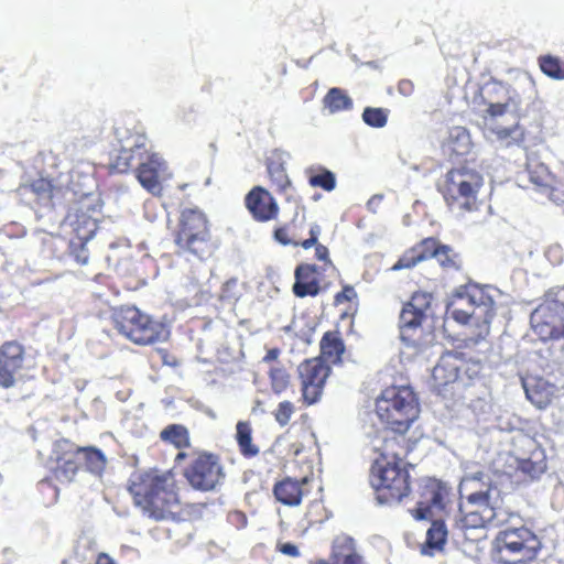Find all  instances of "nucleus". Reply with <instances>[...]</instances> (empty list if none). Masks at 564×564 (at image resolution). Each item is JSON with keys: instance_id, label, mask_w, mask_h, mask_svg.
I'll return each mask as SVG.
<instances>
[{"instance_id": "nucleus-1", "label": "nucleus", "mask_w": 564, "mask_h": 564, "mask_svg": "<svg viewBox=\"0 0 564 564\" xmlns=\"http://www.w3.org/2000/svg\"><path fill=\"white\" fill-rule=\"evenodd\" d=\"M487 109L484 113V126L487 138L501 147H521L524 142L525 130L519 123L529 113V108L535 95L534 82L524 75L519 87H507L494 83L482 88Z\"/></svg>"}, {"instance_id": "nucleus-2", "label": "nucleus", "mask_w": 564, "mask_h": 564, "mask_svg": "<svg viewBox=\"0 0 564 564\" xmlns=\"http://www.w3.org/2000/svg\"><path fill=\"white\" fill-rule=\"evenodd\" d=\"M482 473L465 476L459 485L462 500L455 518L454 534L469 541L484 538L486 527L503 522L499 512V490L482 481Z\"/></svg>"}, {"instance_id": "nucleus-3", "label": "nucleus", "mask_w": 564, "mask_h": 564, "mask_svg": "<svg viewBox=\"0 0 564 564\" xmlns=\"http://www.w3.org/2000/svg\"><path fill=\"white\" fill-rule=\"evenodd\" d=\"M488 288L469 283L457 288L449 297L446 314L455 322L469 325V340L478 344L490 332V323L496 315L495 301Z\"/></svg>"}, {"instance_id": "nucleus-4", "label": "nucleus", "mask_w": 564, "mask_h": 564, "mask_svg": "<svg viewBox=\"0 0 564 564\" xmlns=\"http://www.w3.org/2000/svg\"><path fill=\"white\" fill-rule=\"evenodd\" d=\"M393 445V441H389L386 435L372 441L373 451L380 452L381 457L375 459L369 479L380 505L399 503L410 492L408 470L399 463L388 460L390 455L397 457V453L392 451Z\"/></svg>"}, {"instance_id": "nucleus-5", "label": "nucleus", "mask_w": 564, "mask_h": 564, "mask_svg": "<svg viewBox=\"0 0 564 564\" xmlns=\"http://www.w3.org/2000/svg\"><path fill=\"white\" fill-rule=\"evenodd\" d=\"M129 491L135 505L155 519L164 518L165 512H171L178 505L171 473L150 470L134 474L130 479Z\"/></svg>"}, {"instance_id": "nucleus-6", "label": "nucleus", "mask_w": 564, "mask_h": 564, "mask_svg": "<svg viewBox=\"0 0 564 564\" xmlns=\"http://www.w3.org/2000/svg\"><path fill=\"white\" fill-rule=\"evenodd\" d=\"M376 414L391 431L404 434L420 415L417 395L410 386L388 387L376 400Z\"/></svg>"}, {"instance_id": "nucleus-7", "label": "nucleus", "mask_w": 564, "mask_h": 564, "mask_svg": "<svg viewBox=\"0 0 564 564\" xmlns=\"http://www.w3.org/2000/svg\"><path fill=\"white\" fill-rule=\"evenodd\" d=\"M451 491L446 484L436 479L430 480L424 489L423 500L413 511L415 519L432 522L426 532V543L430 547L441 549L446 541L447 529L443 516L448 512Z\"/></svg>"}, {"instance_id": "nucleus-8", "label": "nucleus", "mask_w": 564, "mask_h": 564, "mask_svg": "<svg viewBox=\"0 0 564 564\" xmlns=\"http://www.w3.org/2000/svg\"><path fill=\"white\" fill-rule=\"evenodd\" d=\"M111 319L118 332L137 345L162 343L170 336V330L165 324L153 319L135 306L112 308Z\"/></svg>"}, {"instance_id": "nucleus-9", "label": "nucleus", "mask_w": 564, "mask_h": 564, "mask_svg": "<svg viewBox=\"0 0 564 564\" xmlns=\"http://www.w3.org/2000/svg\"><path fill=\"white\" fill-rule=\"evenodd\" d=\"M484 185L480 173L469 169L452 170L446 174L443 196L453 212H471L477 209V195Z\"/></svg>"}, {"instance_id": "nucleus-10", "label": "nucleus", "mask_w": 564, "mask_h": 564, "mask_svg": "<svg viewBox=\"0 0 564 564\" xmlns=\"http://www.w3.org/2000/svg\"><path fill=\"white\" fill-rule=\"evenodd\" d=\"M175 243L181 253L203 260L212 254L210 234L205 215L194 208L184 209Z\"/></svg>"}, {"instance_id": "nucleus-11", "label": "nucleus", "mask_w": 564, "mask_h": 564, "mask_svg": "<svg viewBox=\"0 0 564 564\" xmlns=\"http://www.w3.org/2000/svg\"><path fill=\"white\" fill-rule=\"evenodd\" d=\"M530 324L541 340L564 337V288L545 293L531 313Z\"/></svg>"}, {"instance_id": "nucleus-12", "label": "nucleus", "mask_w": 564, "mask_h": 564, "mask_svg": "<svg viewBox=\"0 0 564 564\" xmlns=\"http://www.w3.org/2000/svg\"><path fill=\"white\" fill-rule=\"evenodd\" d=\"M480 369L479 362L465 360L462 352L446 351L433 368L432 377L438 388L454 383L467 387Z\"/></svg>"}, {"instance_id": "nucleus-13", "label": "nucleus", "mask_w": 564, "mask_h": 564, "mask_svg": "<svg viewBox=\"0 0 564 564\" xmlns=\"http://www.w3.org/2000/svg\"><path fill=\"white\" fill-rule=\"evenodd\" d=\"M91 204L90 198L85 195L79 202V207L69 212L66 216V225L72 228L74 237L70 238V248L76 253V259L79 263L86 264L88 256L85 252V246L95 236L98 225L97 219L88 215Z\"/></svg>"}, {"instance_id": "nucleus-14", "label": "nucleus", "mask_w": 564, "mask_h": 564, "mask_svg": "<svg viewBox=\"0 0 564 564\" xmlns=\"http://www.w3.org/2000/svg\"><path fill=\"white\" fill-rule=\"evenodd\" d=\"M172 173L167 163L159 153H140L137 167V178L141 186L152 195L162 194V183L170 180Z\"/></svg>"}, {"instance_id": "nucleus-15", "label": "nucleus", "mask_w": 564, "mask_h": 564, "mask_svg": "<svg viewBox=\"0 0 564 564\" xmlns=\"http://www.w3.org/2000/svg\"><path fill=\"white\" fill-rule=\"evenodd\" d=\"M189 485L202 491H209L224 478L223 468L216 456L199 455L185 470Z\"/></svg>"}, {"instance_id": "nucleus-16", "label": "nucleus", "mask_w": 564, "mask_h": 564, "mask_svg": "<svg viewBox=\"0 0 564 564\" xmlns=\"http://www.w3.org/2000/svg\"><path fill=\"white\" fill-rule=\"evenodd\" d=\"M302 380L303 399L307 404L316 403L323 393L324 384L330 373L329 366L322 358L305 360L299 366Z\"/></svg>"}, {"instance_id": "nucleus-17", "label": "nucleus", "mask_w": 564, "mask_h": 564, "mask_svg": "<svg viewBox=\"0 0 564 564\" xmlns=\"http://www.w3.org/2000/svg\"><path fill=\"white\" fill-rule=\"evenodd\" d=\"M82 448L67 440L55 442L51 458L56 462L55 477L62 482L74 480L80 460Z\"/></svg>"}, {"instance_id": "nucleus-18", "label": "nucleus", "mask_w": 564, "mask_h": 564, "mask_svg": "<svg viewBox=\"0 0 564 564\" xmlns=\"http://www.w3.org/2000/svg\"><path fill=\"white\" fill-rule=\"evenodd\" d=\"M120 150L112 160L111 167L119 173L127 172L132 165L133 160L140 162V153H144L145 137L140 133H130L129 130H117Z\"/></svg>"}, {"instance_id": "nucleus-19", "label": "nucleus", "mask_w": 564, "mask_h": 564, "mask_svg": "<svg viewBox=\"0 0 564 564\" xmlns=\"http://www.w3.org/2000/svg\"><path fill=\"white\" fill-rule=\"evenodd\" d=\"M24 349L18 341H7L0 347V386L11 388L21 375Z\"/></svg>"}, {"instance_id": "nucleus-20", "label": "nucleus", "mask_w": 564, "mask_h": 564, "mask_svg": "<svg viewBox=\"0 0 564 564\" xmlns=\"http://www.w3.org/2000/svg\"><path fill=\"white\" fill-rule=\"evenodd\" d=\"M246 205L258 220H269L278 214L276 202L262 187H256L247 195Z\"/></svg>"}, {"instance_id": "nucleus-21", "label": "nucleus", "mask_w": 564, "mask_h": 564, "mask_svg": "<svg viewBox=\"0 0 564 564\" xmlns=\"http://www.w3.org/2000/svg\"><path fill=\"white\" fill-rule=\"evenodd\" d=\"M522 384L528 400L539 409L550 404L556 392L555 386L542 378L530 377Z\"/></svg>"}, {"instance_id": "nucleus-22", "label": "nucleus", "mask_w": 564, "mask_h": 564, "mask_svg": "<svg viewBox=\"0 0 564 564\" xmlns=\"http://www.w3.org/2000/svg\"><path fill=\"white\" fill-rule=\"evenodd\" d=\"M319 285L316 278V267L313 264H300L295 270V283L293 292L299 297L318 294Z\"/></svg>"}, {"instance_id": "nucleus-23", "label": "nucleus", "mask_w": 564, "mask_h": 564, "mask_svg": "<svg viewBox=\"0 0 564 564\" xmlns=\"http://www.w3.org/2000/svg\"><path fill=\"white\" fill-rule=\"evenodd\" d=\"M333 564H365L356 552L355 542L348 535H338L333 542Z\"/></svg>"}, {"instance_id": "nucleus-24", "label": "nucleus", "mask_w": 564, "mask_h": 564, "mask_svg": "<svg viewBox=\"0 0 564 564\" xmlns=\"http://www.w3.org/2000/svg\"><path fill=\"white\" fill-rule=\"evenodd\" d=\"M424 317L414 311L409 304H405L401 311L399 327L400 338L406 346H415L416 339L413 337L414 333L421 326Z\"/></svg>"}, {"instance_id": "nucleus-25", "label": "nucleus", "mask_w": 564, "mask_h": 564, "mask_svg": "<svg viewBox=\"0 0 564 564\" xmlns=\"http://www.w3.org/2000/svg\"><path fill=\"white\" fill-rule=\"evenodd\" d=\"M530 182L535 186L536 191L544 195L546 191L556 181L551 174L547 166L535 159H528L525 170Z\"/></svg>"}, {"instance_id": "nucleus-26", "label": "nucleus", "mask_w": 564, "mask_h": 564, "mask_svg": "<svg viewBox=\"0 0 564 564\" xmlns=\"http://www.w3.org/2000/svg\"><path fill=\"white\" fill-rule=\"evenodd\" d=\"M19 191L23 196L32 194L39 204L43 206H47L57 195V191L54 189L51 182L44 178L36 180L31 184L22 185Z\"/></svg>"}, {"instance_id": "nucleus-27", "label": "nucleus", "mask_w": 564, "mask_h": 564, "mask_svg": "<svg viewBox=\"0 0 564 564\" xmlns=\"http://www.w3.org/2000/svg\"><path fill=\"white\" fill-rule=\"evenodd\" d=\"M274 495L285 506H297L303 496L302 485L296 480L285 479L275 485Z\"/></svg>"}, {"instance_id": "nucleus-28", "label": "nucleus", "mask_w": 564, "mask_h": 564, "mask_svg": "<svg viewBox=\"0 0 564 564\" xmlns=\"http://www.w3.org/2000/svg\"><path fill=\"white\" fill-rule=\"evenodd\" d=\"M352 99L338 87L330 88L323 99V108L328 115L352 109Z\"/></svg>"}, {"instance_id": "nucleus-29", "label": "nucleus", "mask_w": 564, "mask_h": 564, "mask_svg": "<svg viewBox=\"0 0 564 564\" xmlns=\"http://www.w3.org/2000/svg\"><path fill=\"white\" fill-rule=\"evenodd\" d=\"M427 258L435 259L443 268L455 267V254L453 250L445 245H438L434 239H425L422 241Z\"/></svg>"}, {"instance_id": "nucleus-30", "label": "nucleus", "mask_w": 564, "mask_h": 564, "mask_svg": "<svg viewBox=\"0 0 564 564\" xmlns=\"http://www.w3.org/2000/svg\"><path fill=\"white\" fill-rule=\"evenodd\" d=\"M519 469L531 479L539 478L546 470L543 452L541 449H534L529 458L520 459Z\"/></svg>"}, {"instance_id": "nucleus-31", "label": "nucleus", "mask_w": 564, "mask_h": 564, "mask_svg": "<svg viewBox=\"0 0 564 564\" xmlns=\"http://www.w3.org/2000/svg\"><path fill=\"white\" fill-rule=\"evenodd\" d=\"M252 430L248 422L240 421L236 426V440L240 452L246 457H253L259 454V448L252 443Z\"/></svg>"}, {"instance_id": "nucleus-32", "label": "nucleus", "mask_w": 564, "mask_h": 564, "mask_svg": "<svg viewBox=\"0 0 564 564\" xmlns=\"http://www.w3.org/2000/svg\"><path fill=\"white\" fill-rule=\"evenodd\" d=\"M80 448V458L83 457L85 459L86 469L90 474L100 477L107 465V458L105 454L95 447Z\"/></svg>"}, {"instance_id": "nucleus-33", "label": "nucleus", "mask_w": 564, "mask_h": 564, "mask_svg": "<svg viewBox=\"0 0 564 564\" xmlns=\"http://www.w3.org/2000/svg\"><path fill=\"white\" fill-rule=\"evenodd\" d=\"M448 142L458 155L467 154L471 149L469 132L464 127H453L448 132Z\"/></svg>"}, {"instance_id": "nucleus-34", "label": "nucleus", "mask_w": 564, "mask_h": 564, "mask_svg": "<svg viewBox=\"0 0 564 564\" xmlns=\"http://www.w3.org/2000/svg\"><path fill=\"white\" fill-rule=\"evenodd\" d=\"M321 350L323 357L328 358L335 362L340 359L344 352L343 341L330 333H326L321 341Z\"/></svg>"}, {"instance_id": "nucleus-35", "label": "nucleus", "mask_w": 564, "mask_h": 564, "mask_svg": "<svg viewBox=\"0 0 564 564\" xmlns=\"http://www.w3.org/2000/svg\"><path fill=\"white\" fill-rule=\"evenodd\" d=\"M427 254L422 243L415 248L408 250L391 268L393 271H399L402 269H410L414 267L416 263L426 260Z\"/></svg>"}, {"instance_id": "nucleus-36", "label": "nucleus", "mask_w": 564, "mask_h": 564, "mask_svg": "<svg viewBox=\"0 0 564 564\" xmlns=\"http://www.w3.org/2000/svg\"><path fill=\"white\" fill-rule=\"evenodd\" d=\"M164 441L170 442L177 448L188 445V435L186 429L180 425H171L164 429L161 433Z\"/></svg>"}, {"instance_id": "nucleus-37", "label": "nucleus", "mask_w": 564, "mask_h": 564, "mask_svg": "<svg viewBox=\"0 0 564 564\" xmlns=\"http://www.w3.org/2000/svg\"><path fill=\"white\" fill-rule=\"evenodd\" d=\"M541 70L549 77L557 80L564 79V65L562 62L551 55L540 58Z\"/></svg>"}, {"instance_id": "nucleus-38", "label": "nucleus", "mask_w": 564, "mask_h": 564, "mask_svg": "<svg viewBox=\"0 0 564 564\" xmlns=\"http://www.w3.org/2000/svg\"><path fill=\"white\" fill-rule=\"evenodd\" d=\"M364 122L372 128H383L388 122V110L383 108L366 107L362 112Z\"/></svg>"}, {"instance_id": "nucleus-39", "label": "nucleus", "mask_w": 564, "mask_h": 564, "mask_svg": "<svg viewBox=\"0 0 564 564\" xmlns=\"http://www.w3.org/2000/svg\"><path fill=\"white\" fill-rule=\"evenodd\" d=\"M97 552V543L90 535L83 534L78 538L75 554L80 561H87Z\"/></svg>"}, {"instance_id": "nucleus-40", "label": "nucleus", "mask_w": 564, "mask_h": 564, "mask_svg": "<svg viewBox=\"0 0 564 564\" xmlns=\"http://www.w3.org/2000/svg\"><path fill=\"white\" fill-rule=\"evenodd\" d=\"M271 388L274 393L280 394L286 390L290 384V376L285 369L273 367L270 369Z\"/></svg>"}, {"instance_id": "nucleus-41", "label": "nucleus", "mask_w": 564, "mask_h": 564, "mask_svg": "<svg viewBox=\"0 0 564 564\" xmlns=\"http://www.w3.org/2000/svg\"><path fill=\"white\" fill-rule=\"evenodd\" d=\"M310 184L314 187H321L330 192L336 187V177L333 172L324 170L322 173L311 176Z\"/></svg>"}, {"instance_id": "nucleus-42", "label": "nucleus", "mask_w": 564, "mask_h": 564, "mask_svg": "<svg viewBox=\"0 0 564 564\" xmlns=\"http://www.w3.org/2000/svg\"><path fill=\"white\" fill-rule=\"evenodd\" d=\"M432 295L426 292H416L408 303L414 311L424 317L425 312L430 308Z\"/></svg>"}, {"instance_id": "nucleus-43", "label": "nucleus", "mask_w": 564, "mask_h": 564, "mask_svg": "<svg viewBox=\"0 0 564 564\" xmlns=\"http://www.w3.org/2000/svg\"><path fill=\"white\" fill-rule=\"evenodd\" d=\"M293 412V404L290 401H283L279 403L274 412V417L281 426H285L290 422Z\"/></svg>"}, {"instance_id": "nucleus-44", "label": "nucleus", "mask_w": 564, "mask_h": 564, "mask_svg": "<svg viewBox=\"0 0 564 564\" xmlns=\"http://www.w3.org/2000/svg\"><path fill=\"white\" fill-rule=\"evenodd\" d=\"M545 257L554 264L561 263L563 261V249L561 245H551L545 251Z\"/></svg>"}, {"instance_id": "nucleus-45", "label": "nucleus", "mask_w": 564, "mask_h": 564, "mask_svg": "<svg viewBox=\"0 0 564 564\" xmlns=\"http://www.w3.org/2000/svg\"><path fill=\"white\" fill-rule=\"evenodd\" d=\"M352 297H356V292L352 286H345L344 290L338 293L335 297L336 303H343L346 301H350Z\"/></svg>"}, {"instance_id": "nucleus-46", "label": "nucleus", "mask_w": 564, "mask_h": 564, "mask_svg": "<svg viewBox=\"0 0 564 564\" xmlns=\"http://www.w3.org/2000/svg\"><path fill=\"white\" fill-rule=\"evenodd\" d=\"M279 551L288 556L297 557L300 556L299 547L292 543H283L279 546Z\"/></svg>"}, {"instance_id": "nucleus-47", "label": "nucleus", "mask_w": 564, "mask_h": 564, "mask_svg": "<svg viewBox=\"0 0 564 564\" xmlns=\"http://www.w3.org/2000/svg\"><path fill=\"white\" fill-rule=\"evenodd\" d=\"M315 254L316 258L321 261H327L328 260V249L323 245H316L315 247Z\"/></svg>"}, {"instance_id": "nucleus-48", "label": "nucleus", "mask_w": 564, "mask_h": 564, "mask_svg": "<svg viewBox=\"0 0 564 564\" xmlns=\"http://www.w3.org/2000/svg\"><path fill=\"white\" fill-rule=\"evenodd\" d=\"M279 355H280V350L278 348H271L268 350V352L263 357L262 361L263 362L273 361V360L278 359Z\"/></svg>"}, {"instance_id": "nucleus-49", "label": "nucleus", "mask_w": 564, "mask_h": 564, "mask_svg": "<svg viewBox=\"0 0 564 564\" xmlns=\"http://www.w3.org/2000/svg\"><path fill=\"white\" fill-rule=\"evenodd\" d=\"M274 237H275V239H276L279 242H281V243H282V245H284V246H288V245H290V243H291V241L286 239V232H285V230H283V229H278V230H275V232H274Z\"/></svg>"}, {"instance_id": "nucleus-50", "label": "nucleus", "mask_w": 564, "mask_h": 564, "mask_svg": "<svg viewBox=\"0 0 564 564\" xmlns=\"http://www.w3.org/2000/svg\"><path fill=\"white\" fill-rule=\"evenodd\" d=\"M96 564H116L113 560L106 553H99L96 560Z\"/></svg>"}, {"instance_id": "nucleus-51", "label": "nucleus", "mask_w": 564, "mask_h": 564, "mask_svg": "<svg viewBox=\"0 0 564 564\" xmlns=\"http://www.w3.org/2000/svg\"><path fill=\"white\" fill-rule=\"evenodd\" d=\"M321 234V227L317 224L311 225L310 228V237L318 240V236Z\"/></svg>"}, {"instance_id": "nucleus-52", "label": "nucleus", "mask_w": 564, "mask_h": 564, "mask_svg": "<svg viewBox=\"0 0 564 564\" xmlns=\"http://www.w3.org/2000/svg\"><path fill=\"white\" fill-rule=\"evenodd\" d=\"M382 199L381 195H375L372 196L368 202V207L372 209L375 206L379 205Z\"/></svg>"}, {"instance_id": "nucleus-53", "label": "nucleus", "mask_w": 564, "mask_h": 564, "mask_svg": "<svg viewBox=\"0 0 564 564\" xmlns=\"http://www.w3.org/2000/svg\"><path fill=\"white\" fill-rule=\"evenodd\" d=\"M316 245H318V243H317V240H315L314 238H311V237H310L308 239H306V240H304V241H302V242H301V246H302L304 249H310V248H312V247H314V246L316 247Z\"/></svg>"}, {"instance_id": "nucleus-54", "label": "nucleus", "mask_w": 564, "mask_h": 564, "mask_svg": "<svg viewBox=\"0 0 564 564\" xmlns=\"http://www.w3.org/2000/svg\"><path fill=\"white\" fill-rule=\"evenodd\" d=\"M279 177L281 178L280 186H281L282 188H284L286 185H289V184H290V182H289V180H288L286 175H285L282 171L279 173Z\"/></svg>"}, {"instance_id": "nucleus-55", "label": "nucleus", "mask_w": 564, "mask_h": 564, "mask_svg": "<svg viewBox=\"0 0 564 564\" xmlns=\"http://www.w3.org/2000/svg\"><path fill=\"white\" fill-rule=\"evenodd\" d=\"M316 564H328V563L326 561H324V560H321Z\"/></svg>"}]
</instances>
